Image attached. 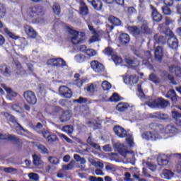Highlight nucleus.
<instances>
[{"label":"nucleus","mask_w":181,"mask_h":181,"mask_svg":"<svg viewBox=\"0 0 181 181\" xmlns=\"http://www.w3.org/2000/svg\"><path fill=\"white\" fill-rule=\"evenodd\" d=\"M177 132V128L173 124H168L165 128V134H175Z\"/></svg>","instance_id":"nucleus-31"},{"label":"nucleus","mask_w":181,"mask_h":181,"mask_svg":"<svg viewBox=\"0 0 181 181\" xmlns=\"http://www.w3.org/2000/svg\"><path fill=\"white\" fill-rule=\"evenodd\" d=\"M141 137L143 138V139H146V141H156V139H160V136L159 135V132L152 131L144 132L141 134Z\"/></svg>","instance_id":"nucleus-6"},{"label":"nucleus","mask_w":181,"mask_h":181,"mask_svg":"<svg viewBox=\"0 0 181 181\" xmlns=\"http://www.w3.org/2000/svg\"><path fill=\"white\" fill-rule=\"evenodd\" d=\"M88 2L93 6L95 11H101L103 3L100 0H88Z\"/></svg>","instance_id":"nucleus-19"},{"label":"nucleus","mask_w":181,"mask_h":181,"mask_svg":"<svg viewBox=\"0 0 181 181\" xmlns=\"http://www.w3.org/2000/svg\"><path fill=\"white\" fill-rule=\"evenodd\" d=\"M140 32H141V34L144 33L146 35H151L152 30H151V28H149V25H148V23H144L141 26Z\"/></svg>","instance_id":"nucleus-26"},{"label":"nucleus","mask_w":181,"mask_h":181,"mask_svg":"<svg viewBox=\"0 0 181 181\" xmlns=\"http://www.w3.org/2000/svg\"><path fill=\"white\" fill-rule=\"evenodd\" d=\"M107 21L110 23H112V25H115V26L121 25V20H119V18H118L114 16H110L107 18Z\"/></svg>","instance_id":"nucleus-28"},{"label":"nucleus","mask_w":181,"mask_h":181,"mask_svg":"<svg viewBox=\"0 0 181 181\" xmlns=\"http://www.w3.org/2000/svg\"><path fill=\"white\" fill-rule=\"evenodd\" d=\"M119 40L122 45H128L129 40H131V37H129V35L127 33H122L119 37Z\"/></svg>","instance_id":"nucleus-24"},{"label":"nucleus","mask_w":181,"mask_h":181,"mask_svg":"<svg viewBox=\"0 0 181 181\" xmlns=\"http://www.w3.org/2000/svg\"><path fill=\"white\" fill-rule=\"evenodd\" d=\"M0 71L5 77H11V75L12 74L11 67L8 66L6 64H2L0 66Z\"/></svg>","instance_id":"nucleus-16"},{"label":"nucleus","mask_w":181,"mask_h":181,"mask_svg":"<svg viewBox=\"0 0 181 181\" xmlns=\"http://www.w3.org/2000/svg\"><path fill=\"white\" fill-rule=\"evenodd\" d=\"M169 71L170 73H175L176 77L181 78V68L180 66H176L175 65H171L168 67Z\"/></svg>","instance_id":"nucleus-23"},{"label":"nucleus","mask_w":181,"mask_h":181,"mask_svg":"<svg viewBox=\"0 0 181 181\" xmlns=\"http://www.w3.org/2000/svg\"><path fill=\"white\" fill-rule=\"evenodd\" d=\"M168 45L170 49H173L174 50H176L179 46V40H177V38L175 36H170L167 41Z\"/></svg>","instance_id":"nucleus-13"},{"label":"nucleus","mask_w":181,"mask_h":181,"mask_svg":"<svg viewBox=\"0 0 181 181\" xmlns=\"http://www.w3.org/2000/svg\"><path fill=\"white\" fill-rule=\"evenodd\" d=\"M114 148L127 160L128 163L135 162V154L132 151H129L124 144L117 142L114 144Z\"/></svg>","instance_id":"nucleus-1"},{"label":"nucleus","mask_w":181,"mask_h":181,"mask_svg":"<svg viewBox=\"0 0 181 181\" xmlns=\"http://www.w3.org/2000/svg\"><path fill=\"white\" fill-rule=\"evenodd\" d=\"M62 131H64V132H66V134H73V126H71V125L64 126L62 128Z\"/></svg>","instance_id":"nucleus-52"},{"label":"nucleus","mask_w":181,"mask_h":181,"mask_svg":"<svg viewBox=\"0 0 181 181\" xmlns=\"http://www.w3.org/2000/svg\"><path fill=\"white\" fill-rule=\"evenodd\" d=\"M176 94V91L173 89H170L168 91L167 94L165 95L166 98H172L174 95Z\"/></svg>","instance_id":"nucleus-62"},{"label":"nucleus","mask_w":181,"mask_h":181,"mask_svg":"<svg viewBox=\"0 0 181 181\" xmlns=\"http://www.w3.org/2000/svg\"><path fill=\"white\" fill-rule=\"evenodd\" d=\"M115 135L119 136V138H126V141L129 145V146H134V137L132 135L127 134V130L120 126H115L113 128Z\"/></svg>","instance_id":"nucleus-2"},{"label":"nucleus","mask_w":181,"mask_h":181,"mask_svg":"<svg viewBox=\"0 0 181 181\" xmlns=\"http://www.w3.org/2000/svg\"><path fill=\"white\" fill-rule=\"evenodd\" d=\"M157 162L160 166H166L169 163V160H168V156L160 155L157 158Z\"/></svg>","instance_id":"nucleus-20"},{"label":"nucleus","mask_w":181,"mask_h":181,"mask_svg":"<svg viewBox=\"0 0 181 181\" xmlns=\"http://www.w3.org/2000/svg\"><path fill=\"white\" fill-rule=\"evenodd\" d=\"M75 60L76 62H78V63H83V62L86 60V56L83 54H78L75 56Z\"/></svg>","instance_id":"nucleus-54"},{"label":"nucleus","mask_w":181,"mask_h":181,"mask_svg":"<svg viewBox=\"0 0 181 181\" xmlns=\"http://www.w3.org/2000/svg\"><path fill=\"white\" fill-rule=\"evenodd\" d=\"M4 171L5 173H14V172H18V169L12 167L4 168Z\"/></svg>","instance_id":"nucleus-59"},{"label":"nucleus","mask_w":181,"mask_h":181,"mask_svg":"<svg viewBox=\"0 0 181 181\" xmlns=\"http://www.w3.org/2000/svg\"><path fill=\"white\" fill-rule=\"evenodd\" d=\"M121 98H119V95L118 93H113V95L109 98L110 101L117 103L119 101Z\"/></svg>","instance_id":"nucleus-50"},{"label":"nucleus","mask_w":181,"mask_h":181,"mask_svg":"<svg viewBox=\"0 0 181 181\" xmlns=\"http://www.w3.org/2000/svg\"><path fill=\"white\" fill-rule=\"evenodd\" d=\"M39 134H42V136H43L44 138H45V139H47V137L50 135V133L49 132V131H47V130H46V129H42L41 130V132H39Z\"/></svg>","instance_id":"nucleus-61"},{"label":"nucleus","mask_w":181,"mask_h":181,"mask_svg":"<svg viewBox=\"0 0 181 181\" xmlns=\"http://www.w3.org/2000/svg\"><path fill=\"white\" fill-rule=\"evenodd\" d=\"M149 79L155 84H159L160 83V78H159L155 74H151L149 76Z\"/></svg>","instance_id":"nucleus-43"},{"label":"nucleus","mask_w":181,"mask_h":181,"mask_svg":"<svg viewBox=\"0 0 181 181\" xmlns=\"http://www.w3.org/2000/svg\"><path fill=\"white\" fill-rule=\"evenodd\" d=\"M74 165H76V161L72 160L68 165H62V169L64 170H71L74 168Z\"/></svg>","instance_id":"nucleus-37"},{"label":"nucleus","mask_w":181,"mask_h":181,"mask_svg":"<svg viewBox=\"0 0 181 181\" xmlns=\"http://www.w3.org/2000/svg\"><path fill=\"white\" fill-rule=\"evenodd\" d=\"M4 32L5 33H6V35H8V36H9V37H11V39H18V36H16L13 33L9 31V29L8 28H4Z\"/></svg>","instance_id":"nucleus-53"},{"label":"nucleus","mask_w":181,"mask_h":181,"mask_svg":"<svg viewBox=\"0 0 181 181\" xmlns=\"http://www.w3.org/2000/svg\"><path fill=\"white\" fill-rule=\"evenodd\" d=\"M4 115L8 121H10V122H12L13 124H16V122H18V121L16 120V118H15L13 116H12V115H11L8 112H4Z\"/></svg>","instance_id":"nucleus-38"},{"label":"nucleus","mask_w":181,"mask_h":181,"mask_svg":"<svg viewBox=\"0 0 181 181\" xmlns=\"http://www.w3.org/2000/svg\"><path fill=\"white\" fill-rule=\"evenodd\" d=\"M149 127L151 128V129H153V131H155L156 132H158L159 129H163V126L158 125L155 123L150 124Z\"/></svg>","instance_id":"nucleus-42"},{"label":"nucleus","mask_w":181,"mask_h":181,"mask_svg":"<svg viewBox=\"0 0 181 181\" xmlns=\"http://www.w3.org/2000/svg\"><path fill=\"white\" fill-rule=\"evenodd\" d=\"M5 15H6V8L2 3H0V18H5Z\"/></svg>","instance_id":"nucleus-46"},{"label":"nucleus","mask_w":181,"mask_h":181,"mask_svg":"<svg viewBox=\"0 0 181 181\" xmlns=\"http://www.w3.org/2000/svg\"><path fill=\"white\" fill-rule=\"evenodd\" d=\"M74 103H78V104H86V103H88V99H87V98H83L81 96L79 98L76 99Z\"/></svg>","instance_id":"nucleus-51"},{"label":"nucleus","mask_w":181,"mask_h":181,"mask_svg":"<svg viewBox=\"0 0 181 181\" xmlns=\"http://www.w3.org/2000/svg\"><path fill=\"white\" fill-rule=\"evenodd\" d=\"M52 9L55 15H60L61 8H60V5L59 4H57V3L54 4L52 6Z\"/></svg>","instance_id":"nucleus-47"},{"label":"nucleus","mask_w":181,"mask_h":181,"mask_svg":"<svg viewBox=\"0 0 181 181\" xmlns=\"http://www.w3.org/2000/svg\"><path fill=\"white\" fill-rule=\"evenodd\" d=\"M112 86L107 81H105L102 83V88L105 91H108L111 88Z\"/></svg>","instance_id":"nucleus-48"},{"label":"nucleus","mask_w":181,"mask_h":181,"mask_svg":"<svg viewBox=\"0 0 181 181\" xmlns=\"http://www.w3.org/2000/svg\"><path fill=\"white\" fill-rule=\"evenodd\" d=\"M123 80L126 84L133 86V84H136V83H138V76H136V75H131L129 77L124 76Z\"/></svg>","instance_id":"nucleus-15"},{"label":"nucleus","mask_w":181,"mask_h":181,"mask_svg":"<svg viewBox=\"0 0 181 181\" xmlns=\"http://www.w3.org/2000/svg\"><path fill=\"white\" fill-rule=\"evenodd\" d=\"M146 165L153 172H155V170H156V165H155L149 161L146 162Z\"/></svg>","instance_id":"nucleus-60"},{"label":"nucleus","mask_w":181,"mask_h":181,"mask_svg":"<svg viewBox=\"0 0 181 181\" xmlns=\"http://www.w3.org/2000/svg\"><path fill=\"white\" fill-rule=\"evenodd\" d=\"M154 40L156 42V43H159L160 45H163L165 42H166V39L165 37L159 35L158 34H156L154 35Z\"/></svg>","instance_id":"nucleus-35"},{"label":"nucleus","mask_w":181,"mask_h":181,"mask_svg":"<svg viewBox=\"0 0 181 181\" xmlns=\"http://www.w3.org/2000/svg\"><path fill=\"white\" fill-rule=\"evenodd\" d=\"M28 177L30 180L39 181V174L35 173H28Z\"/></svg>","instance_id":"nucleus-45"},{"label":"nucleus","mask_w":181,"mask_h":181,"mask_svg":"<svg viewBox=\"0 0 181 181\" xmlns=\"http://www.w3.org/2000/svg\"><path fill=\"white\" fill-rule=\"evenodd\" d=\"M112 59L115 64H121V63H122V59L117 55H112Z\"/></svg>","instance_id":"nucleus-55"},{"label":"nucleus","mask_w":181,"mask_h":181,"mask_svg":"<svg viewBox=\"0 0 181 181\" xmlns=\"http://www.w3.org/2000/svg\"><path fill=\"white\" fill-rule=\"evenodd\" d=\"M59 94L63 98H71L73 97V91L66 86H59Z\"/></svg>","instance_id":"nucleus-8"},{"label":"nucleus","mask_w":181,"mask_h":181,"mask_svg":"<svg viewBox=\"0 0 181 181\" xmlns=\"http://www.w3.org/2000/svg\"><path fill=\"white\" fill-rule=\"evenodd\" d=\"M23 97L28 104L35 105L37 103L36 94L32 90H27L23 93Z\"/></svg>","instance_id":"nucleus-5"},{"label":"nucleus","mask_w":181,"mask_h":181,"mask_svg":"<svg viewBox=\"0 0 181 181\" xmlns=\"http://www.w3.org/2000/svg\"><path fill=\"white\" fill-rule=\"evenodd\" d=\"M70 118H71V114L69 110H64L59 115V119L61 122H67V121H70Z\"/></svg>","instance_id":"nucleus-17"},{"label":"nucleus","mask_w":181,"mask_h":181,"mask_svg":"<svg viewBox=\"0 0 181 181\" xmlns=\"http://www.w3.org/2000/svg\"><path fill=\"white\" fill-rule=\"evenodd\" d=\"M7 141H11V142H15L16 144H18L21 139H18V136L13 134H8V139Z\"/></svg>","instance_id":"nucleus-44"},{"label":"nucleus","mask_w":181,"mask_h":181,"mask_svg":"<svg viewBox=\"0 0 181 181\" xmlns=\"http://www.w3.org/2000/svg\"><path fill=\"white\" fill-rule=\"evenodd\" d=\"M79 9L80 15L86 16L88 13V7L87 6V4L84 3V1L81 2Z\"/></svg>","instance_id":"nucleus-27"},{"label":"nucleus","mask_w":181,"mask_h":181,"mask_svg":"<svg viewBox=\"0 0 181 181\" xmlns=\"http://www.w3.org/2000/svg\"><path fill=\"white\" fill-rule=\"evenodd\" d=\"M24 30L30 39H36L37 37V32H36V30H35V29L29 25H24Z\"/></svg>","instance_id":"nucleus-9"},{"label":"nucleus","mask_w":181,"mask_h":181,"mask_svg":"<svg viewBox=\"0 0 181 181\" xmlns=\"http://www.w3.org/2000/svg\"><path fill=\"white\" fill-rule=\"evenodd\" d=\"M154 57L157 62H162V59H163V48L160 46H158L155 49L154 52Z\"/></svg>","instance_id":"nucleus-14"},{"label":"nucleus","mask_w":181,"mask_h":181,"mask_svg":"<svg viewBox=\"0 0 181 181\" xmlns=\"http://www.w3.org/2000/svg\"><path fill=\"white\" fill-rule=\"evenodd\" d=\"M177 156H180V160L178 163L177 164V170L178 172H181V154L180 153H176Z\"/></svg>","instance_id":"nucleus-64"},{"label":"nucleus","mask_w":181,"mask_h":181,"mask_svg":"<svg viewBox=\"0 0 181 181\" xmlns=\"http://www.w3.org/2000/svg\"><path fill=\"white\" fill-rule=\"evenodd\" d=\"M152 18L154 22H160V21L163 19L162 14L159 13V12H158L156 10L153 11Z\"/></svg>","instance_id":"nucleus-32"},{"label":"nucleus","mask_w":181,"mask_h":181,"mask_svg":"<svg viewBox=\"0 0 181 181\" xmlns=\"http://www.w3.org/2000/svg\"><path fill=\"white\" fill-rule=\"evenodd\" d=\"M165 6L162 7L163 13L164 15H170L172 13V10L169 6L173 5V0H163Z\"/></svg>","instance_id":"nucleus-11"},{"label":"nucleus","mask_w":181,"mask_h":181,"mask_svg":"<svg viewBox=\"0 0 181 181\" xmlns=\"http://www.w3.org/2000/svg\"><path fill=\"white\" fill-rule=\"evenodd\" d=\"M69 35L71 36V42L73 45H80V43H83V40H84L83 37L86 36L84 32H78L73 29L69 30Z\"/></svg>","instance_id":"nucleus-4"},{"label":"nucleus","mask_w":181,"mask_h":181,"mask_svg":"<svg viewBox=\"0 0 181 181\" xmlns=\"http://www.w3.org/2000/svg\"><path fill=\"white\" fill-rule=\"evenodd\" d=\"M93 34V37L89 40L90 43L93 42H97L100 37V33L95 31V33H92Z\"/></svg>","instance_id":"nucleus-49"},{"label":"nucleus","mask_w":181,"mask_h":181,"mask_svg":"<svg viewBox=\"0 0 181 181\" xmlns=\"http://www.w3.org/2000/svg\"><path fill=\"white\" fill-rule=\"evenodd\" d=\"M175 174L170 170H165L163 172L164 179H172Z\"/></svg>","instance_id":"nucleus-41"},{"label":"nucleus","mask_w":181,"mask_h":181,"mask_svg":"<svg viewBox=\"0 0 181 181\" xmlns=\"http://www.w3.org/2000/svg\"><path fill=\"white\" fill-rule=\"evenodd\" d=\"M16 131L18 135H22V132L21 131H23V132H26L29 134V132L23 128L21 124L16 122Z\"/></svg>","instance_id":"nucleus-36"},{"label":"nucleus","mask_w":181,"mask_h":181,"mask_svg":"<svg viewBox=\"0 0 181 181\" xmlns=\"http://www.w3.org/2000/svg\"><path fill=\"white\" fill-rule=\"evenodd\" d=\"M86 90L88 93H90L91 94H93V93L95 91V88L94 87V85L91 83L90 85L87 86Z\"/></svg>","instance_id":"nucleus-63"},{"label":"nucleus","mask_w":181,"mask_h":181,"mask_svg":"<svg viewBox=\"0 0 181 181\" xmlns=\"http://www.w3.org/2000/svg\"><path fill=\"white\" fill-rule=\"evenodd\" d=\"M33 163L36 168H40L43 165V160H42L40 156L33 155Z\"/></svg>","instance_id":"nucleus-18"},{"label":"nucleus","mask_w":181,"mask_h":181,"mask_svg":"<svg viewBox=\"0 0 181 181\" xmlns=\"http://www.w3.org/2000/svg\"><path fill=\"white\" fill-rule=\"evenodd\" d=\"M127 30L133 36H138V35H141V29L138 28L136 25L128 26Z\"/></svg>","instance_id":"nucleus-25"},{"label":"nucleus","mask_w":181,"mask_h":181,"mask_svg":"<svg viewBox=\"0 0 181 181\" xmlns=\"http://www.w3.org/2000/svg\"><path fill=\"white\" fill-rule=\"evenodd\" d=\"M43 12V8L39 6H35L31 7L29 11L30 16L31 18H36V16H39Z\"/></svg>","instance_id":"nucleus-12"},{"label":"nucleus","mask_w":181,"mask_h":181,"mask_svg":"<svg viewBox=\"0 0 181 181\" xmlns=\"http://www.w3.org/2000/svg\"><path fill=\"white\" fill-rule=\"evenodd\" d=\"M49 66H54L55 67H66L67 64L66 61L62 58H54L49 59L47 62Z\"/></svg>","instance_id":"nucleus-7"},{"label":"nucleus","mask_w":181,"mask_h":181,"mask_svg":"<svg viewBox=\"0 0 181 181\" xmlns=\"http://www.w3.org/2000/svg\"><path fill=\"white\" fill-rule=\"evenodd\" d=\"M129 107V105L125 103H119L116 106V110L119 111V112H124Z\"/></svg>","instance_id":"nucleus-29"},{"label":"nucleus","mask_w":181,"mask_h":181,"mask_svg":"<svg viewBox=\"0 0 181 181\" xmlns=\"http://www.w3.org/2000/svg\"><path fill=\"white\" fill-rule=\"evenodd\" d=\"M86 54L89 56V57H93V56H95L97 54V52L93 49H88L86 51Z\"/></svg>","instance_id":"nucleus-56"},{"label":"nucleus","mask_w":181,"mask_h":181,"mask_svg":"<svg viewBox=\"0 0 181 181\" xmlns=\"http://www.w3.org/2000/svg\"><path fill=\"white\" fill-rule=\"evenodd\" d=\"M146 104L148 105L150 108H158L159 107H160V108H166L170 103L163 98H159L157 99H150L146 101Z\"/></svg>","instance_id":"nucleus-3"},{"label":"nucleus","mask_w":181,"mask_h":181,"mask_svg":"<svg viewBox=\"0 0 181 181\" xmlns=\"http://www.w3.org/2000/svg\"><path fill=\"white\" fill-rule=\"evenodd\" d=\"M3 88L8 93L6 95V98L8 100H11V97H16L18 95V93L12 90V88L6 86V85H2Z\"/></svg>","instance_id":"nucleus-22"},{"label":"nucleus","mask_w":181,"mask_h":181,"mask_svg":"<svg viewBox=\"0 0 181 181\" xmlns=\"http://www.w3.org/2000/svg\"><path fill=\"white\" fill-rule=\"evenodd\" d=\"M16 66V74H17V76H25V74H26V71L23 69V67H22V64H21V63H17Z\"/></svg>","instance_id":"nucleus-30"},{"label":"nucleus","mask_w":181,"mask_h":181,"mask_svg":"<svg viewBox=\"0 0 181 181\" xmlns=\"http://www.w3.org/2000/svg\"><path fill=\"white\" fill-rule=\"evenodd\" d=\"M36 147L37 148L38 151L41 152V153H43V155L49 153V150H47V148H46V146H45L44 145L37 144L36 145Z\"/></svg>","instance_id":"nucleus-40"},{"label":"nucleus","mask_w":181,"mask_h":181,"mask_svg":"<svg viewBox=\"0 0 181 181\" xmlns=\"http://www.w3.org/2000/svg\"><path fill=\"white\" fill-rule=\"evenodd\" d=\"M88 162L91 163L92 166H95V168H100V169L104 168V163H103L100 161H96L93 158H89Z\"/></svg>","instance_id":"nucleus-33"},{"label":"nucleus","mask_w":181,"mask_h":181,"mask_svg":"<svg viewBox=\"0 0 181 181\" xmlns=\"http://www.w3.org/2000/svg\"><path fill=\"white\" fill-rule=\"evenodd\" d=\"M151 118H158V119H168L169 116L165 113H162L160 112H154L150 115Z\"/></svg>","instance_id":"nucleus-21"},{"label":"nucleus","mask_w":181,"mask_h":181,"mask_svg":"<svg viewBox=\"0 0 181 181\" xmlns=\"http://www.w3.org/2000/svg\"><path fill=\"white\" fill-rule=\"evenodd\" d=\"M88 127H93L94 129L101 128V121L93 120L88 123Z\"/></svg>","instance_id":"nucleus-34"},{"label":"nucleus","mask_w":181,"mask_h":181,"mask_svg":"<svg viewBox=\"0 0 181 181\" xmlns=\"http://www.w3.org/2000/svg\"><path fill=\"white\" fill-rule=\"evenodd\" d=\"M91 69L95 71V73H103L105 70L104 65L98 62V61H92L90 62Z\"/></svg>","instance_id":"nucleus-10"},{"label":"nucleus","mask_w":181,"mask_h":181,"mask_svg":"<svg viewBox=\"0 0 181 181\" xmlns=\"http://www.w3.org/2000/svg\"><path fill=\"white\" fill-rule=\"evenodd\" d=\"M47 142L52 144V142H54V141H57V136L54 134H49L47 138Z\"/></svg>","instance_id":"nucleus-58"},{"label":"nucleus","mask_w":181,"mask_h":181,"mask_svg":"<svg viewBox=\"0 0 181 181\" xmlns=\"http://www.w3.org/2000/svg\"><path fill=\"white\" fill-rule=\"evenodd\" d=\"M103 53L106 54L107 56H115V52H114V49L111 47H107L104 50Z\"/></svg>","instance_id":"nucleus-39"},{"label":"nucleus","mask_w":181,"mask_h":181,"mask_svg":"<svg viewBox=\"0 0 181 181\" xmlns=\"http://www.w3.org/2000/svg\"><path fill=\"white\" fill-rule=\"evenodd\" d=\"M48 160L52 165H58V163H59V158H57L56 157L49 156V157H48Z\"/></svg>","instance_id":"nucleus-57"}]
</instances>
